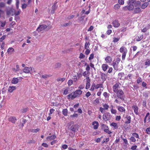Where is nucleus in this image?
Here are the masks:
<instances>
[{
	"label": "nucleus",
	"mask_w": 150,
	"mask_h": 150,
	"mask_svg": "<svg viewBox=\"0 0 150 150\" xmlns=\"http://www.w3.org/2000/svg\"><path fill=\"white\" fill-rule=\"evenodd\" d=\"M14 52V49L12 47H9L7 50V52L9 54H11Z\"/></svg>",
	"instance_id": "nucleus-21"
},
{
	"label": "nucleus",
	"mask_w": 150,
	"mask_h": 150,
	"mask_svg": "<svg viewBox=\"0 0 150 150\" xmlns=\"http://www.w3.org/2000/svg\"><path fill=\"white\" fill-rule=\"evenodd\" d=\"M55 111L53 109H51L50 110V112L49 114V115H50L52 114L53 112H54V111Z\"/></svg>",
	"instance_id": "nucleus-57"
},
{
	"label": "nucleus",
	"mask_w": 150,
	"mask_h": 150,
	"mask_svg": "<svg viewBox=\"0 0 150 150\" xmlns=\"http://www.w3.org/2000/svg\"><path fill=\"white\" fill-rule=\"evenodd\" d=\"M5 6V4L3 2L0 3V7L1 8L4 7Z\"/></svg>",
	"instance_id": "nucleus-64"
},
{
	"label": "nucleus",
	"mask_w": 150,
	"mask_h": 150,
	"mask_svg": "<svg viewBox=\"0 0 150 150\" xmlns=\"http://www.w3.org/2000/svg\"><path fill=\"white\" fill-rule=\"evenodd\" d=\"M130 139L133 142H135L136 141L135 138L133 136L131 137L130 138Z\"/></svg>",
	"instance_id": "nucleus-48"
},
{
	"label": "nucleus",
	"mask_w": 150,
	"mask_h": 150,
	"mask_svg": "<svg viewBox=\"0 0 150 150\" xmlns=\"http://www.w3.org/2000/svg\"><path fill=\"white\" fill-rule=\"evenodd\" d=\"M145 65L146 66V68L147 67L150 66V60L149 59H147L145 62Z\"/></svg>",
	"instance_id": "nucleus-30"
},
{
	"label": "nucleus",
	"mask_w": 150,
	"mask_h": 150,
	"mask_svg": "<svg viewBox=\"0 0 150 150\" xmlns=\"http://www.w3.org/2000/svg\"><path fill=\"white\" fill-rule=\"evenodd\" d=\"M6 35H4L0 38V42H2L6 38Z\"/></svg>",
	"instance_id": "nucleus-46"
},
{
	"label": "nucleus",
	"mask_w": 150,
	"mask_h": 150,
	"mask_svg": "<svg viewBox=\"0 0 150 150\" xmlns=\"http://www.w3.org/2000/svg\"><path fill=\"white\" fill-rule=\"evenodd\" d=\"M112 30L111 29H108L106 32L107 34L109 35H110L111 33H112Z\"/></svg>",
	"instance_id": "nucleus-58"
},
{
	"label": "nucleus",
	"mask_w": 150,
	"mask_h": 150,
	"mask_svg": "<svg viewBox=\"0 0 150 150\" xmlns=\"http://www.w3.org/2000/svg\"><path fill=\"white\" fill-rule=\"evenodd\" d=\"M111 113L113 114H115L117 112L116 110H115L114 109H111Z\"/></svg>",
	"instance_id": "nucleus-59"
},
{
	"label": "nucleus",
	"mask_w": 150,
	"mask_h": 150,
	"mask_svg": "<svg viewBox=\"0 0 150 150\" xmlns=\"http://www.w3.org/2000/svg\"><path fill=\"white\" fill-rule=\"evenodd\" d=\"M19 0H16V6L17 9H18L19 8Z\"/></svg>",
	"instance_id": "nucleus-50"
},
{
	"label": "nucleus",
	"mask_w": 150,
	"mask_h": 150,
	"mask_svg": "<svg viewBox=\"0 0 150 150\" xmlns=\"http://www.w3.org/2000/svg\"><path fill=\"white\" fill-rule=\"evenodd\" d=\"M61 64L60 63H56L55 65V68H58L60 67L61 66Z\"/></svg>",
	"instance_id": "nucleus-39"
},
{
	"label": "nucleus",
	"mask_w": 150,
	"mask_h": 150,
	"mask_svg": "<svg viewBox=\"0 0 150 150\" xmlns=\"http://www.w3.org/2000/svg\"><path fill=\"white\" fill-rule=\"evenodd\" d=\"M90 50L88 49H86V50L85 51V54L86 55H88V54L89 53H90Z\"/></svg>",
	"instance_id": "nucleus-60"
},
{
	"label": "nucleus",
	"mask_w": 150,
	"mask_h": 150,
	"mask_svg": "<svg viewBox=\"0 0 150 150\" xmlns=\"http://www.w3.org/2000/svg\"><path fill=\"white\" fill-rule=\"evenodd\" d=\"M90 86V83H86V89L89 88Z\"/></svg>",
	"instance_id": "nucleus-55"
},
{
	"label": "nucleus",
	"mask_w": 150,
	"mask_h": 150,
	"mask_svg": "<svg viewBox=\"0 0 150 150\" xmlns=\"http://www.w3.org/2000/svg\"><path fill=\"white\" fill-rule=\"evenodd\" d=\"M108 67V66L107 64H103L102 65V68L103 70L104 71H105L107 70Z\"/></svg>",
	"instance_id": "nucleus-23"
},
{
	"label": "nucleus",
	"mask_w": 150,
	"mask_h": 150,
	"mask_svg": "<svg viewBox=\"0 0 150 150\" xmlns=\"http://www.w3.org/2000/svg\"><path fill=\"white\" fill-rule=\"evenodd\" d=\"M47 27V26L45 24L40 25L37 28V30L38 31V32H40L41 31L46 29Z\"/></svg>",
	"instance_id": "nucleus-7"
},
{
	"label": "nucleus",
	"mask_w": 150,
	"mask_h": 150,
	"mask_svg": "<svg viewBox=\"0 0 150 150\" xmlns=\"http://www.w3.org/2000/svg\"><path fill=\"white\" fill-rule=\"evenodd\" d=\"M100 127L101 129L103 130H104L105 129L108 128V127L104 124H101Z\"/></svg>",
	"instance_id": "nucleus-29"
},
{
	"label": "nucleus",
	"mask_w": 150,
	"mask_h": 150,
	"mask_svg": "<svg viewBox=\"0 0 150 150\" xmlns=\"http://www.w3.org/2000/svg\"><path fill=\"white\" fill-rule=\"evenodd\" d=\"M103 119L105 121L109 120L111 118V115L109 113L106 112L104 113L103 116Z\"/></svg>",
	"instance_id": "nucleus-5"
},
{
	"label": "nucleus",
	"mask_w": 150,
	"mask_h": 150,
	"mask_svg": "<svg viewBox=\"0 0 150 150\" xmlns=\"http://www.w3.org/2000/svg\"><path fill=\"white\" fill-rule=\"evenodd\" d=\"M124 75V73L123 72L119 73L118 74V76H120L121 78H122Z\"/></svg>",
	"instance_id": "nucleus-61"
},
{
	"label": "nucleus",
	"mask_w": 150,
	"mask_h": 150,
	"mask_svg": "<svg viewBox=\"0 0 150 150\" xmlns=\"http://www.w3.org/2000/svg\"><path fill=\"white\" fill-rule=\"evenodd\" d=\"M132 135L133 136H134V137H135L136 138H139V136L138 135V134L137 133H133L132 134Z\"/></svg>",
	"instance_id": "nucleus-44"
},
{
	"label": "nucleus",
	"mask_w": 150,
	"mask_h": 150,
	"mask_svg": "<svg viewBox=\"0 0 150 150\" xmlns=\"http://www.w3.org/2000/svg\"><path fill=\"white\" fill-rule=\"evenodd\" d=\"M8 120L13 123H15L16 121V119L15 117L11 116L8 118Z\"/></svg>",
	"instance_id": "nucleus-11"
},
{
	"label": "nucleus",
	"mask_w": 150,
	"mask_h": 150,
	"mask_svg": "<svg viewBox=\"0 0 150 150\" xmlns=\"http://www.w3.org/2000/svg\"><path fill=\"white\" fill-rule=\"evenodd\" d=\"M120 5L118 4H117L114 6V8L115 9H118L120 8Z\"/></svg>",
	"instance_id": "nucleus-42"
},
{
	"label": "nucleus",
	"mask_w": 150,
	"mask_h": 150,
	"mask_svg": "<svg viewBox=\"0 0 150 150\" xmlns=\"http://www.w3.org/2000/svg\"><path fill=\"white\" fill-rule=\"evenodd\" d=\"M69 129L71 131L73 132L74 133L72 132L70 133L69 135H70L71 137H74L75 135V133L77 132L79 128V125L77 124L74 125V122L73 121H71L69 123Z\"/></svg>",
	"instance_id": "nucleus-1"
},
{
	"label": "nucleus",
	"mask_w": 150,
	"mask_h": 150,
	"mask_svg": "<svg viewBox=\"0 0 150 150\" xmlns=\"http://www.w3.org/2000/svg\"><path fill=\"white\" fill-rule=\"evenodd\" d=\"M85 57V55L83 54L82 53H81L80 54L79 58L80 59H83Z\"/></svg>",
	"instance_id": "nucleus-51"
},
{
	"label": "nucleus",
	"mask_w": 150,
	"mask_h": 150,
	"mask_svg": "<svg viewBox=\"0 0 150 150\" xmlns=\"http://www.w3.org/2000/svg\"><path fill=\"white\" fill-rule=\"evenodd\" d=\"M120 38H116L114 37L113 38V42H116L119 41Z\"/></svg>",
	"instance_id": "nucleus-41"
},
{
	"label": "nucleus",
	"mask_w": 150,
	"mask_h": 150,
	"mask_svg": "<svg viewBox=\"0 0 150 150\" xmlns=\"http://www.w3.org/2000/svg\"><path fill=\"white\" fill-rule=\"evenodd\" d=\"M7 89L5 87L3 88L2 90V93H5Z\"/></svg>",
	"instance_id": "nucleus-52"
},
{
	"label": "nucleus",
	"mask_w": 150,
	"mask_h": 150,
	"mask_svg": "<svg viewBox=\"0 0 150 150\" xmlns=\"http://www.w3.org/2000/svg\"><path fill=\"white\" fill-rule=\"evenodd\" d=\"M143 35L140 36H139L136 38V40L137 41H139L141 40L142 39V38H143Z\"/></svg>",
	"instance_id": "nucleus-37"
},
{
	"label": "nucleus",
	"mask_w": 150,
	"mask_h": 150,
	"mask_svg": "<svg viewBox=\"0 0 150 150\" xmlns=\"http://www.w3.org/2000/svg\"><path fill=\"white\" fill-rule=\"evenodd\" d=\"M119 86V84L117 83H116L113 85V86L112 87V88L113 92H114L116 93V92L119 91V90L118 89Z\"/></svg>",
	"instance_id": "nucleus-9"
},
{
	"label": "nucleus",
	"mask_w": 150,
	"mask_h": 150,
	"mask_svg": "<svg viewBox=\"0 0 150 150\" xmlns=\"http://www.w3.org/2000/svg\"><path fill=\"white\" fill-rule=\"evenodd\" d=\"M112 65L114 69L116 70H118V67H117V64H116V63H113Z\"/></svg>",
	"instance_id": "nucleus-33"
},
{
	"label": "nucleus",
	"mask_w": 150,
	"mask_h": 150,
	"mask_svg": "<svg viewBox=\"0 0 150 150\" xmlns=\"http://www.w3.org/2000/svg\"><path fill=\"white\" fill-rule=\"evenodd\" d=\"M94 58V54L93 53L90 54V57L89 58V60H91L93 59Z\"/></svg>",
	"instance_id": "nucleus-54"
},
{
	"label": "nucleus",
	"mask_w": 150,
	"mask_h": 150,
	"mask_svg": "<svg viewBox=\"0 0 150 150\" xmlns=\"http://www.w3.org/2000/svg\"><path fill=\"white\" fill-rule=\"evenodd\" d=\"M16 89L15 86H11L9 87L8 89V91L10 93H12L13 91Z\"/></svg>",
	"instance_id": "nucleus-15"
},
{
	"label": "nucleus",
	"mask_w": 150,
	"mask_h": 150,
	"mask_svg": "<svg viewBox=\"0 0 150 150\" xmlns=\"http://www.w3.org/2000/svg\"><path fill=\"white\" fill-rule=\"evenodd\" d=\"M103 88V85L102 84L100 83L97 84L96 87V88L97 89L99 88Z\"/></svg>",
	"instance_id": "nucleus-35"
},
{
	"label": "nucleus",
	"mask_w": 150,
	"mask_h": 150,
	"mask_svg": "<svg viewBox=\"0 0 150 150\" xmlns=\"http://www.w3.org/2000/svg\"><path fill=\"white\" fill-rule=\"evenodd\" d=\"M62 114L65 116H66L67 115L68 110L67 109H63L62 111Z\"/></svg>",
	"instance_id": "nucleus-27"
},
{
	"label": "nucleus",
	"mask_w": 150,
	"mask_h": 150,
	"mask_svg": "<svg viewBox=\"0 0 150 150\" xmlns=\"http://www.w3.org/2000/svg\"><path fill=\"white\" fill-rule=\"evenodd\" d=\"M105 60L106 62L108 63H111L112 61L111 57L109 56L105 58Z\"/></svg>",
	"instance_id": "nucleus-19"
},
{
	"label": "nucleus",
	"mask_w": 150,
	"mask_h": 150,
	"mask_svg": "<svg viewBox=\"0 0 150 150\" xmlns=\"http://www.w3.org/2000/svg\"><path fill=\"white\" fill-rule=\"evenodd\" d=\"M142 86L143 87H145L146 88H147L146 83L144 82H142Z\"/></svg>",
	"instance_id": "nucleus-63"
},
{
	"label": "nucleus",
	"mask_w": 150,
	"mask_h": 150,
	"mask_svg": "<svg viewBox=\"0 0 150 150\" xmlns=\"http://www.w3.org/2000/svg\"><path fill=\"white\" fill-rule=\"evenodd\" d=\"M35 141L33 140V139L31 140H29L28 142V144H33L35 142Z\"/></svg>",
	"instance_id": "nucleus-53"
},
{
	"label": "nucleus",
	"mask_w": 150,
	"mask_h": 150,
	"mask_svg": "<svg viewBox=\"0 0 150 150\" xmlns=\"http://www.w3.org/2000/svg\"><path fill=\"white\" fill-rule=\"evenodd\" d=\"M141 11V9L139 7H137L134 8L133 13L137 14L139 13Z\"/></svg>",
	"instance_id": "nucleus-13"
},
{
	"label": "nucleus",
	"mask_w": 150,
	"mask_h": 150,
	"mask_svg": "<svg viewBox=\"0 0 150 150\" xmlns=\"http://www.w3.org/2000/svg\"><path fill=\"white\" fill-rule=\"evenodd\" d=\"M56 137V136L55 134H53L51 136H49L47 137V140H48L49 139L50 140H53L55 139Z\"/></svg>",
	"instance_id": "nucleus-22"
},
{
	"label": "nucleus",
	"mask_w": 150,
	"mask_h": 150,
	"mask_svg": "<svg viewBox=\"0 0 150 150\" xmlns=\"http://www.w3.org/2000/svg\"><path fill=\"white\" fill-rule=\"evenodd\" d=\"M99 103V99L98 98H97L96 99L94 100L93 101V103L95 105H97Z\"/></svg>",
	"instance_id": "nucleus-36"
},
{
	"label": "nucleus",
	"mask_w": 150,
	"mask_h": 150,
	"mask_svg": "<svg viewBox=\"0 0 150 150\" xmlns=\"http://www.w3.org/2000/svg\"><path fill=\"white\" fill-rule=\"evenodd\" d=\"M127 120L125 122V124H129L131 122V117L130 116L127 115L125 117Z\"/></svg>",
	"instance_id": "nucleus-12"
},
{
	"label": "nucleus",
	"mask_w": 150,
	"mask_h": 150,
	"mask_svg": "<svg viewBox=\"0 0 150 150\" xmlns=\"http://www.w3.org/2000/svg\"><path fill=\"white\" fill-rule=\"evenodd\" d=\"M146 131L147 132V133L148 134H150V133L149 132H150V127H149L147 128L146 129Z\"/></svg>",
	"instance_id": "nucleus-62"
},
{
	"label": "nucleus",
	"mask_w": 150,
	"mask_h": 150,
	"mask_svg": "<svg viewBox=\"0 0 150 150\" xmlns=\"http://www.w3.org/2000/svg\"><path fill=\"white\" fill-rule=\"evenodd\" d=\"M65 79V78H58L57 79V81H61L62 82H63L64 81Z\"/></svg>",
	"instance_id": "nucleus-38"
},
{
	"label": "nucleus",
	"mask_w": 150,
	"mask_h": 150,
	"mask_svg": "<svg viewBox=\"0 0 150 150\" xmlns=\"http://www.w3.org/2000/svg\"><path fill=\"white\" fill-rule=\"evenodd\" d=\"M127 3L128 5L124 7L123 8V9L125 11L127 10L131 11L133 10L134 7V6L131 5L130 3H129L128 1L127 2Z\"/></svg>",
	"instance_id": "nucleus-4"
},
{
	"label": "nucleus",
	"mask_w": 150,
	"mask_h": 150,
	"mask_svg": "<svg viewBox=\"0 0 150 150\" xmlns=\"http://www.w3.org/2000/svg\"><path fill=\"white\" fill-rule=\"evenodd\" d=\"M90 45V43L89 42H86L85 43L84 47L86 49H88L89 47V46Z\"/></svg>",
	"instance_id": "nucleus-32"
},
{
	"label": "nucleus",
	"mask_w": 150,
	"mask_h": 150,
	"mask_svg": "<svg viewBox=\"0 0 150 150\" xmlns=\"http://www.w3.org/2000/svg\"><path fill=\"white\" fill-rule=\"evenodd\" d=\"M128 3H130L134 7H137L140 5L141 3L139 1H136V0H129L128 1Z\"/></svg>",
	"instance_id": "nucleus-3"
},
{
	"label": "nucleus",
	"mask_w": 150,
	"mask_h": 150,
	"mask_svg": "<svg viewBox=\"0 0 150 150\" xmlns=\"http://www.w3.org/2000/svg\"><path fill=\"white\" fill-rule=\"evenodd\" d=\"M119 50L120 52L121 53H123L125 52V53H127V49L123 46L121 47Z\"/></svg>",
	"instance_id": "nucleus-17"
},
{
	"label": "nucleus",
	"mask_w": 150,
	"mask_h": 150,
	"mask_svg": "<svg viewBox=\"0 0 150 150\" xmlns=\"http://www.w3.org/2000/svg\"><path fill=\"white\" fill-rule=\"evenodd\" d=\"M103 107L106 110H107L109 107V105H108V104L106 103H105L104 105H103Z\"/></svg>",
	"instance_id": "nucleus-47"
},
{
	"label": "nucleus",
	"mask_w": 150,
	"mask_h": 150,
	"mask_svg": "<svg viewBox=\"0 0 150 150\" xmlns=\"http://www.w3.org/2000/svg\"><path fill=\"white\" fill-rule=\"evenodd\" d=\"M18 80L19 79L18 78H13L11 81V82L13 84H16L18 83Z\"/></svg>",
	"instance_id": "nucleus-20"
},
{
	"label": "nucleus",
	"mask_w": 150,
	"mask_h": 150,
	"mask_svg": "<svg viewBox=\"0 0 150 150\" xmlns=\"http://www.w3.org/2000/svg\"><path fill=\"white\" fill-rule=\"evenodd\" d=\"M106 75L105 74L101 72V78L102 81H105L106 80V78H105Z\"/></svg>",
	"instance_id": "nucleus-25"
},
{
	"label": "nucleus",
	"mask_w": 150,
	"mask_h": 150,
	"mask_svg": "<svg viewBox=\"0 0 150 150\" xmlns=\"http://www.w3.org/2000/svg\"><path fill=\"white\" fill-rule=\"evenodd\" d=\"M112 24L115 27H118L120 25V24L117 20H115L112 22Z\"/></svg>",
	"instance_id": "nucleus-14"
},
{
	"label": "nucleus",
	"mask_w": 150,
	"mask_h": 150,
	"mask_svg": "<svg viewBox=\"0 0 150 150\" xmlns=\"http://www.w3.org/2000/svg\"><path fill=\"white\" fill-rule=\"evenodd\" d=\"M57 2H56L54 4L52 7V9L51 13L54 14L55 13V11L56 10L58 6L57 5Z\"/></svg>",
	"instance_id": "nucleus-6"
},
{
	"label": "nucleus",
	"mask_w": 150,
	"mask_h": 150,
	"mask_svg": "<svg viewBox=\"0 0 150 150\" xmlns=\"http://www.w3.org/2000/svg\"><path fill=\"white\" fill-rule=\"evenodd\" d=\"M149 2L148 1L147 2L144 3L141 6V8L142 9H144L146 7H147L148 5H149Z\"/></svg>",
	"instance_id": "nucleus-24"
},
{
	"label": "nucleus",
	"mask_w": 150,
	"mask_h": 150,
	"mask_svg": "<svg viewBox=\"0 0 150 150\" xmlns=\"http://www.w3.org/2000/svg\"><path fill=\"white\" fill-rule=\"evenodd\" d=\"M92 125L94 126L93 128L94 129H96L98 128L99 125V124L96 121H94L92 123Z\"/></svg>",
	"instance_id": "nucleus-18"
},
{
	"label": "nucleus",
	"mask_w": 150,
	"mask_h": 150,
	"mask_svg": "<svg viewBox=\"0 0 150 150\" xmlns=\"http://www.w3.org/2000/svg\"><path fill=\"white\" fill-rule=\"evenodd\" d=\"M116 93L118 99H121L122 101L124 100L125 96L124 92L122 89H119V91Z\"/></svg>",
	"instance_id": "nucleus-2"
},
{
	"label": "nucleus",
	"mask_w": 150,
	"mask_h": 150,
	"mask_svg": "<svg viewBox=\"0 0 150 150\" xmlns=\"http://www.w3.org/2000/svg\"><path fill=\"white\" fill-rule=\"evenodd\" d=\"M73 83V81L72 80H69L68 82V84L69 86L71 85Z\"/></svg>",
	"instance_id": "nucleus-45"
},
{
	"label": "nucleus",
	"mask_w": 150,
	"mask_h": 150,
	"mask_svg": "<svg viewBox=\"0 0 150 150\" xmlns=\"http://www.w3.org/2000/svg\"><path fill=\"white\" fill-rule=\"evenodd\" d=\"M118 110L121 112L125 111V109L122 106H119L118 108Z\"/></svg>",
	"instance_id": "nucleus-26"
},
{
	"label": "nucleus",
	"mask_w": 150,
	"mask_h": 150,
	"mask_svg": "<svg viewBox=\"0 0 150 150\" xmlns=\"http://www.w3.org/2000/svg\"><path fill=\"white\" fill-rule=\"evenodd\" d=\"M40 129L39 128H37L35 129H30V131L31 132L36 133L39 131Z\"/></svg>",
	"instance_id": "nucleus-31"
},
{
	"label": "nucleus",
	"mask_w": 150,
	"mask_h": 150,
	"mask_svg": "<svg viewBox=\"0 0 150 150\" xmlns=\"http://www.w3.org/2000/svg\"><path fill=\"white\" fill-rule=\"evenodd\" d=\"M28 108H25L22 109L21 110V111L22 113H24L26 112H27V111H28Z\"/></svg>",
	"instance_id": "nucleus-40"
},
{
	"label": "nucleus",
	"mask_w": 150,
	"mask_h": 150,
	"mask_svg": "<svg viewBox=\"0 0 150 150\" xmlns=\"http://www.w3.org/2000/svg\"><path fill=\"white\" fill-rule=\"evenodd\" d=\"M71 24V23L70 22L67 23H65L62 24V26L63 27H66L70 25Z\"/></svg>",
	"instance_id": "nucleus-34"
},
{
	"label": "nucleus",
	"mask_w": 150,
	"mask_h": 150,
	"mask_svg": "<svg viewBox=\"0 0 150 150\" xmlns=\"http://www.w3.org/2000/svg\"><path fill=\"white\" fill-rule=\"evenodd\" d=\"M27 6V4H24L22 5V8L23 9H25V8Z\"/></svg>",
	"instance_id": "nucleus-56"
},
{
	"label": "nucleus",
	"mask_w": 150,
	"mask_h": 150,
	"mask_svg": "<svg viewBox=\"0 0 150 150\" xmlns=\"http://www.w3.org/2000/svg\"><path fill=\"white\" fill-rule=\"evenodd\" d=\"M118 2L120 5H123L124 4L123 0H118Z\"/></svg>",
	"instance_id": "nucleus-49"
},
{
	"label": "nucleus",
	"mask_w": 150,
	"mask_h": 150,
	"mask_svg": "<svg viewBox=\"0 0 150 150\" xmlns=\"http://www.w3.org/2000/svg\"><path fill=\"white\" fill-rule=\"evenodd\" d=\"M31 70V67H25L23 69V72L26 73H29Z\"/></svg>",
	"instance_id": "nucleus-10"
},
{
	"label": "nucleus",
	"mask_w": 150,
	"mask_h": 150,
	"mask_svg": "<svg viewBox=\"0 0 150 150\" xmlns=\"http://www.w3.org/2000/svg\"><path fill=\"white\" fill-rule=\"evenodd\" d=\"M84 17H85L84 16H81L80 17H79L78 18V20L79 21H83L84 20Z\"/></svg>",
	"instance_id": "nucleus-43"
},
{
	"label": "nucleus",
	"mask_w": 150,
	"mask_h": 150,
	"mask_svg": "<svg viewBox=\"0 0 150 150\" xmlns=\"http://www.w3.org/2000/svg\"><path fill=\"white\" fill-rule=\"evenodd\" d=\"M110 126H113L115 129H117L118 128V126L117 125L116 123L113 122L110 124Z\"/></svg>",
	"instance_id": "nucleus-28"
},
{
	"label": "nucleus",
	"mask_w": 150,
	"mask_h": 150,
	"mask_svg": "<svg viewBox=\"0 0 150 150\" xmlns=\"http://www.w3.org/2000/svg\"><path fill=\"white\" fill-rule=\"evenodd\" d=\"M132 108L133 109L134 112L135 113V114L136 115H138V107L137 105H134L132 106Z\"/></svg>",
	"instance_id": "nucleus-16"
},
{
	"label": "nucleus",
	"mask_w": 150,
	"mask_h": 150,
	"mask_svg": "<svg viewBox=\"0 0 150 150\" xmlns=\"http://www.w3.org/2000/svg\"><path fill=\"white\" fill-rule=\"evenodd\" d=\"M82 91L80 90H78L75 91L74 92V93L75 94L76 96L77 97H79V96L82 94Z\"/></svg>",
	"instance_id": "nucleus-8"
}]
</instances>
